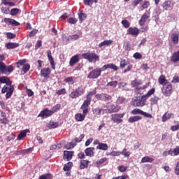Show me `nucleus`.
<instances>
[{"instance_id":"f257e3e1","label":"nucleus","mask_w":179,"mask_h":179,"mask_svg":"<svg viewBox=\"0 0 179 179\" xmlns=\"http://www.w3.org/2000/svg\"><path fill=\"white\" fill-rule=\"evenodd\" d=\"M113 69V71H118V66L114 64H108L103 66L101 68H96L91 71L88 76V79H97V78L101 76V72L106 71V69Z\"/></svg>"},{"instance_id":"f03ea898","label":"nucleus","mask_w":179,"mask_h":179,"mask_svg":"<svg viewBox=\"0 0 179 179\" xmlns=\"http://www.w3.org/2000/svg\"><path fill=\"white\" fill-rule=\"evenodd\" d=\"M141 85H142V80H134L131 83V87H136L134 90L136 93H141L142 90L148 89V87H149V85H150V83H148L143 86H141Z\"/></svg>"},{"instance_id":"7ed1b4c3","label":"nucleus","mask_w":179,"mask_h":179,"mask_svg":"<svg viewBox=\"0 0 179 179\" xmlns=\"http://www.w3.org/2000/svg\"><path fill=\"white\" fill-rule=\"evenodd\" d=\"M146 103V99L142 96H138L136 97L133 101H131V106H134V107H143Z\"/></svg>"},{"instance_id":"20e7f679","label":"nucleus","mask_w":179,"mask_h":179,"mask_svg":"<svg viewBox=\"0 0 179 179\" xmlns=\"http://www.w3.org/2000/svg\"><path fill=\"white\" fill-rule=\"evenodd\" d=\"M14 87L12 83L6 84L2 88V93H6V98L9 99L13 93Z\"/></svg>"},{"instance_id":"39448f33","label":"nucleus","mask_w":179,"mask_h":179,"mask_svg":"<svg viewBox=\"0 0 179 179\" xmlns=\"http://www.w3.org/2000/svg\"><path fill=\"white\" fill-rule=\"evenodd\" d=\"M85 94V87L80 86L73 90L69 95L70 99H78L79 96H82Z\"/></svg>"},{"instance_id":"423d86ee","label":"nucleus","mask_w":179,"mask_h":179,"mask_svg":"<svg viewBox=\"0 0 179 179\" xmlns=\"http://www.w3.org/2000/svg\"><path fill=\"white\" fill-rule=\"evenodd\" d=\"M124 115H125L124 113H115L111 115V121L112 122H114V124H121L123 122V118Z\"/></svg>"},{"instance_id":"0eeeda50","label":"nucleus","mask_w":179,"mask_h":179,"mask_svg":"<svg viewBox=\"0 0 179 179\" xmlns=\"http://www.w3.org/2000/svg\"><path fill=\"white\" fill-rule=\"evenodd\" d=\"M83 58L87 59L89 62H93V61H99L100 57L96 53H84L82 55Z\"/></svg>"},{"instance_id":"6e6552de","label":"nucleus","mask_w":179,"mask_h":179,"mask_svg":"<svg viewBox=\"0 0 179 179\" xmlns=\"http://www.w3.org/2000/svg\"><path fill=\"white\" fill-rule=\"evenodd\" d=\"M162 92L163 94L167 97L170 96L171 93H173V86L170 83H168L163 85V87L162 88Z\"/></svg>"},{"instance_id":"1a4fd4ad","label":"nucleus","mask_w":179,"mask_h":179,"mask_svg":"<svg viewBox=\"0 0 179 179\" xmlns=\"http://www.w3.org/2000/svg\"><path fill=\"white\" fill-rule=\"evenodd\" d=\"M90 106V102L85 101L83 102V105L80 107V109L83 110V114L87 115L89 113V106Z\"/></svg>"},{"instance_id":"9d476101","label":"nucleus","mask_w":179,"mask_h":179,"mask_svg":"<svg viewBox=\"0 0 179 179\" xmlns=\"http://www.w3.org/2000/svg\"><path fill=\"white\" fill-rule=\"evenodd\" d=\"M173 6L174 3H173V2H171V1H166L162 4V8L164 10H172Z\"/></svg>"},{"instance_id":"9b49d317","label":"nucleus","mask_w":179,"mask_h":179,"mask_svg":"<svg viewBox=\"0 0 179 179\" xmlns=\"http://www.w3.org/2000/svg\"><path fill=\"white\" fill-rule=\"evenodd\" d=\"M96 99H100L102 101H110L111 100V96L107 94H101L96 95Z\"/></svg>"},{"instance_id":"f8f14e48","label":"nucleus","mask_w":179,"mask_h":179,"mask_svg":"<svg viewBox=\"0 0 179 179\" xmlns=\"http://www.w3.org/2000/svg\"><path fill=\"white\" fill-rule=\"evenodd\" d=\"M50 115H52V113L51 110L46 108L40 113L38 117H42V118H48Z\"/></svg>"},{"instance_id":"ddd939ff","label":"nucleus","mask_w":179,"mask_h":179,"mask_svg":"<svg viewBox=\"0 0 179 179\" xmlns=\"http://www.w3.org/2000/svg\"><path fill=\"white\" fill-rule=\"evenodd\" d=\"M174 117H176L174 113H169L166 112L162 117V122H166V121H168V120H171V118H174Z\"/></svg>"},{"instance_id":"4468645a","label":"nucleus","mask_w":179,"mask_h":179,"mask_svg":"<svg viewBox=\"0 0 179 179\" xmlns=\"http://www.w3.org/2000/svg\"><path fill=\"white\" fill-rule=\"evenodd\" d=\"M41 73L43 78H50L51 69H50L48 67H45L41 71Z\"/></svg>"},{"instance_id":"2eb2a0df","label":"nucleus","mask_w":179,"mask_h":179,"mask_svg":"<svg viewBox=\"0 0 179 179\" xmlns=\"http://www.w3.org/2000/svg\"><path fill=\"white\" fill-rule=\"evenodd\" d=\"M73 156V151H64L63 159L64 160H67V162H69V160L72 159Z\"/></svg>"},{"instance_id":"dca6fc26","label":"nucleus","mask_w":179,"mask_h":179,"mask_svg":"<svg viewBox=\"0 0 179 179\" xmlns=\"http://www.w3.org/2000/svg\"><path fill=\"white\" fill-rule=\"evenodd\" d=\"M48 57V60L50 62V64L52 68V69H55V63L54 62V58L52 57V55H51V50H47Z\"/></svg>"},{"instance_id":"f3484780","label":"nucleus","mask_w":179,"mask_h":179,"mask_svg":"<svg viewBox=\"0 0 179 179\" xmlns=\"http://www.w3.org/2000/svg\"><path fill=\"white\" fill-rule=\"evenodd\" d=\"M80 59H79V55H76L75 56L72 57L70 59V66H73L75 64H78L79 62Z\"/></svg>"},{"instance_id":"a211bd4d","label":"nucleus","mask_w":179,"mask_h":179,"mask_svg":"<svg viewBox=\"0 0 179 179\" xmlns=\"http://www.w3.org/2000/svg\"><path fill=\"white\" fill-rule=\"evenodd\" d=\"M4 22L5 23H8V24H12V26H19L20 24V23L12 18H5Z\"/></svg>"},{"instance_id":"6ab92c4d","label":"nucleus","mask_w":179,"mask_h":179,"mask_svg":"<svg viewBox=\"0 0 179 179\" xmlns=\"http://www.w3.org/2000/svg\"><path fill=\"white\" fill-rule=\"evenodd\" d=\"M171 41H173V44L175 45L178 44L179 34L177 33H173L171 35Z\"/></svg>"},{"instance_id":"aec40b11","label":"nucleus","mask_w":179,"mask_h":179,"mask_svg":"<svg viewBox=\"0 0 179 179\" xmlns=\"http://www.w3.org/2000/svg\"><path fill=\"white\" fill-rule=\"evenodd\" d=\"M129 34H131V36H138L139 34V29L136 27H130L128 29Z\"/></svg>"},{"instance_id":"412c9836","label":"nucleus","mask_w":179,"mask_h":179,"mask_svg":"<svg viewBox=\"0 0 179 179\" xmlns=\"http://www.w3.org/2000/svg\"><path fill=\"white\" fill-rule=\"evenodd\" d=\"M27 134H30V130L29 129H25L23 130L20 132V134L18 135L17 139L18 141H22V139H23V138H24V136H26V135Z\"/></svg>"},{"instance_id":"4be33fe9","label":"nucleus","mask_w":179,"mask_h":179,"mask_svg":"<svg viewBox=\"0 0 179 179\" xmlns=\"http://www.w3.org/2000/svg\"><path fill=\"white\" fill-rule=\"evenodd\" d=\"M150 16L148 14H143L141 17V19L139 21L140 26H143L145 23L146 22V20L149 19Z\"/></svg>"},{"instance_id":"5701e85b","label":"nucleus","mask_w":179,"mask_h":179,"mask_svg":"<svg viewBox=\"0 0 179 179\" xmlns=\"http://www.w3.org/2000/svg\"><path fill=\"white\" fill-rule=\"evenodd\" d=\"M94 148H88L85 150L86 156L93 157L94 156Z\"/></svg>"},{"instance_id":"b1692460","label":"nucleus","mask_w":179,"mask_h":179,"mask_svg":"<svg viewBox=\"0 0 179 179\" xmlns=\"http://www.w3.org/2000/svg\"><path fill=\"white\" fill-rule=\"evenodd\" d=\"M171 61L172 62H178L179 61V51L175 52L171 57Z\"/></svg>"},{"instance_id":"393cba45","label":"nucleus","mask_w":179,"mask_h":179,"mask_svg":"<svg viewBox=\"0 0 179 179\" xmlns=\"http://www.w3.org/2000/svg\"><path fill=\"white\" fill-rule=\"evenodd\" d=\"M6 47L8 50H12L13 48H17L19 43H8L6 44Z\"/></svg>"},{"instance_id":"a878e982","label":"nucleus","mask_w":179,"mask_h":179,"mask_svg":"<svg viewBox=\"0 0 179 179\" xmlns=\"http://www.w3.org/2000/svg\"><path fill=\"white\" fill-rule=\"evenodd\" d=\"M141 120H142V117L141 116H131L129 118L128 122L132 124L134 122L141 121Z\"/></svg>"},{"instance_id":"bb28decb","label":"nucleus","mask_w":179,"mask_h":179,"mask_svg":"<svg viewBox=\"0 0 179 179\" xmlns=\"http://www.w3.org/2000/svg\"><path fill=\"white\" fill-rule=\"evenodd\" d=\"M155 159L149 156H145L142 158L141 163H153Z\"/></svg>"},{"instance_id":"cd10ccee","label":"nucleus","mask_w":179,"mask_h":179,"mask_svg":"<svg viewBox=\"0 0 179 179\" xmlns=\"http://www.w3.org/2000/svg\"><path fill=\"white\" fill-rule=\"evenodd\" d=\"M106 111L107 110L103 109H100L99 108H96L93 110V114H95V115H101V113L104 114Z\"/></svg>"},{"instance_id":"c85d7f7f","label":"nucleus","mask_w":179,"mask_h":179,"mask_svg":"<svg viewBox=\"0 0 179 179\" xmlns=\"http://www.w3.org/2000/svg\"><path fill=\"white\" fill-rule=\"evenodd\" d=\"M96 149H99L100 150H108V145L106 143H101L96 147Z\"/></svg>"},{"instance_id":"c756f323","label":"nucleus","mask_w":179,"mask_h":179,"mask_svg":"<svg viewBox=\"0 0 179 179\" xmlns=\"http://www.w3.org/2000/svg\"><path fill=\"white\" fill-rule=\"evenodd\" d=\"M75 118L76 121H83L85 118H86V115L85 114L82 115V113H77L75 115Z\"/></svg>"},{"instance_id":"7c9ffc66","label":"nucleus","mask_w":179,"mask_h":179,"mask_svg":"<svg viewBox=\"0 0 179 179\" xmlns=\"http://www.w3.org/2000/svg\"><path fill=\"white\" fill-rule=\"evenodd\" d=\"M158 82L160 85H162V86H164V85L169 83L167 82V80L166 79V77H164V76H161L159 78Z\"/></svg>"},{"instance_id":"2f4dec72","label":"nucleus","mask_w":179,"mask_h":179,"mask_svg":"<svg viewBox=\"0 0 179 179\" xmlns=\"http://www.w3.org/2000/svg\"><path fill=\"white\" fill-rule=\"evenodd\" d=\"M96 94V90H93L92 92H90L87 95V99L86 101H89L90 103H92V97Z\"/></svg>"},{"instance_id":"473e14b6","label":"nucleus","mask_w":179,"mask_h":179,"mask_svg":"<svg viewBox=\"0 0 179 179\" xmlns=\"http://www.w3.org/2000/svg\"><path fill=\"white\" fill-rule=\"evenodd\" d=\"M0 83H6V85H8L12 83V81H10L8 77L3 76L0 78Z\"/></svg>"},{"instance_id":"72a5a7b5","label":"nucleus","mask_w":179,"mask_h":179,"mask_svg":"<svg viewBox=\"0 0 179 179\" xmlns=\"http://www.w3.org/2000/svg\"><path fill=\"white\" fill-rule=\"evenodd\" d=\"M110 44H113L112 40H106L99 43V47L101 48V47H104V45H110Z\"/></svg>"},{"instance_id":"f704fd0d","label":"nucleus","mask_w":179,"mask_h":179,"mask_svg":"<svg viewBox=\"0 0 179 179\" xmlns=\"http://www.w3.org/2000/svg\"><path fill=\"white\" fill-rule=\"evenodd\" d=\"M159 100H160V98H159V96H154L151 98L150 100L151 106H155L157 104V103H159Z\"/></svg>"},{"instance_id":"c9c22d12","label":"nucleus","mask_w":179,"mask_h":179,"mask_svg":"<svg viewBox=\"0 0 179 179\" xmlns=\"http://www.w3.org/2000/svg\"><path fill=\"white\" fill-rule=\"evenodd\" d=\"M155 92H156V90L155 88H152L146 94L143 95V97H145L146 99H149L152 94H155Z\"/></svg>"},{"instance_id":"e433bc0d","label":"nucleus","mask_w":179,"mask_h":179,"mask_svg":"<svg viewBox=\"0 0 179 179\" xmlns=\"http://www.w3.org/2000/svg\"><path fill=\"white\" fill-rule=\"evenodd\" d=\"M0 72L1 73H6V65L2 62H0Z\"/></svg>"},{"instance_id":"4c0bfd02","label":"nucleus","mask_w":179,"mask_h":179,"mask_svg":"<svg viewBox=\"0 0 179 179\" xmlns=\"http://www.w3.org/2000/svg\"><path fill=\"white\" fill-rule=\"evenodd\" d=\"M87 163H89V161L87 160H82L80 162V169L81 170H83V169L87 167Z\"/></svg>"},{"instance_id":"58836bf2","label":"nucleus","mask_w":179,"mask_h":179,"mask_svg":"<svg viewBox=\"0 0 179 179\" xmlns=\"http://www.w3.org/2000/svg\"><path fill=\"white\" fill-rule=\"evenodd\" d=\"M87 16V15H86V13H83V12L82 11H80V13H78V17L80 22H83V20L86 19Z\"/></svg>"},{"instance_id":"ea45409f","label":"nucleus","mask_w":179,"mask_h":179,"mask_svg":"<svg viewBox=\"0 0 179 179\" xmlns=\"http://www.w3.org/2000/svg\"><path fill=\"white\" fill-rule=\"evenodd\" d=\"M72 162H68L67 164H66L63 168L64 171H69V170H71L72 167Z\"/></svg>"},{"instance_id":"a19ab883","label":"nucleus","mask_w":179,"mask_h":179,"mask_svg":"<svg viewBox=\"0 0 179 179\" xmlns=\"http://www.w3.org/2000/svg\"><path fill=\"white\" fill-rule=\"evenodd\" d=\"M143 110L139 109V108H135L133 110L131 111V113L134 115H136L137 114H141L142 115V113Z\"/></svg>"},{"instance_id":"79ce46f5","label":"nucleus","mask_w":179,"mask_h":179,"mask_svg":"<svg viewBox=\"0 0 179 179\" xmlns=\"http://www.w3.org/2000/svg\"><path fill=\"white\" fill-rule=\"evenodd\" d=\"M118 86H119V88L122 89V90H128V87H127L126 83H119Z\"/></svg>"},{"instance_id":"37998d69","label":"nucleus","mask_w":179,"mask_h":179,"mask_svg":"<svg viewBox=\"0 0 179 179\" xmlns=\"http://www.w3.org/2000/svg\"><path fill=\"white\" fill-rule=\"evenodd\" d=\"M29 69H30V64H24L22 67V72H23V73H26L27 72H29Z\"/></svg>"},{"instance_id":"c03bdc74","label":"nucleus","mask_w":179,"mask_h":179,"mask_svg":"<svg viewBox=\"0 0 179 179\" xmlns=\"http://www.w3.org/2000/svg\"><path fill=\"white\" fill-rule=\"evenodd\" d=\"M117 85H118V81H111L106 84V86L108 87L111 86L112 87H117Z\"/></svg>"},{"instance_id":"a18cd8bd","label":"nucleus","mask_w":179,"mask_h":179,"mask_svg":"<svg viewBox=\"0 0 179 179\" xmlns=\"http://www.w3.org/2000/svg\"><path fill=\"white\" fill-rule=\"evenodd\" d=\"M121 155H122L124 157H129L131 152L127 151V148H124V150L121 152Z\"/></svg>"},{"instance_id":"49530a36","label":"nucleus","mask_w":179,"mask_h":179,"mask_svg":"<svg viewBox=\"0 0 179 179\" xmlns=\"http://www.w3.org/2000/svg\"><path fill=\"white\" fill-rule=\"evenodd\" d=\"M59 108H61V105L57 104L52 108L50 111H51L52 114H54V113H55V111H57V110H59Z\"/></svg>"},{"instance_id":"de8ad7c7","label":"nucleus","mask_w":179,"mask_h":179,"mask_svg":"<svg viewBox=\"0 0 179 179\" xmlns=\"http://www.w3.org/2000/svg\"><path fill=\"white\" fill-rule=\"evenodd\" d=\"M52 175L50 173H46L45 175H42L40 176L39 179H52Z\"/></svg>"},{"instance_id":"09e8293b","label":"nucleus","mask_w":179,"mask_h":179,"mask_svg":"<svg viewBox=\"0 0 179 179\" xmlns=\"http://www.w3.org/2000/svg\"><path fill=\"white\" fill-rule=\"evenodd\" d=\"M94 2L97 3V0H84L85 5H88V6L93 5Z\"/></svg>"},{"instance_id":"8fccbe9b","label":"nucleus","mask_w":179,"mask_h":179,"mask_svg":"<svg viewBox=\"0 0 179 179\" xmlns=\"http://www.w3.org/2000/svg\"><path fill=\"white\" fill-rule=\"evenodd\" d=\"M7 38L9 40H12V38H15L16 37V34L10 32H7L6 34Z\"/></svg>"},{"instance_id":"3c124183","label":"nucleus","mask_w":179,"mask_h":179,"mask_svg":"<svg viewBox=\"0 0 179 179\" xmlns=\"http://www.w3.org/2000/svg\"><path fill=\"white\" fill-rule=\"evenodd\" d=\"M13 66L10 65L8 66H6V73H10L11 72H13Z\"/></svg>"},{"instance_id":"603ef678","label":"nucleus","mask_w":179,"mask_h":179,"mask_svg":"<svg viewBox=\"0 0 179 179\" xmlns=\"http://www.w3.org/2000/svg\"><path fill=\"white\" fill-rule=\"evenodd\" d=\"M19 13V9L18 8H13L10 10V15L12 16H16Z\"/></svg>"},{"instance_id":"864d4df0","label":"nucleus","mask_w":179,"mask_h":179,"mask_svg":"<svg viewBox=\"0 0 179 179\" xmlns=\"http://www.w3.org/2000/svg\"><path fill=\"white\" fill-rule=\"evenodd\" d=\"M78 22V20L74 17H70L68 19V22L70 23V24H75Z\"/></svg>"},{"instance_id":"5fc2aeb1","label":"nucleus","mask_w":179,"mask_h":179,"mask_svg":"<svg viewBox=\"0 0 179 179\" xmlns=\"http://www.w3.org/2000/svg\"><path fill=\"white\" fill-rule=\"evenodd\" d=\"M119 171L121 173H124V171H127V169H128V166H125L124 165L120 166L117 167Z\"/></svg>"},{"instance_id":"6e6d98bb","label":"nucleus","mask_w":179,"mask_h":179,"mask_svg":"<svg viewBox=\"0 0 179 179\" xmlns=\"http://www.w3.org/2000/svg\"><path fill=\"white\" fill-rule=\"evenodd\" d=\"M122 24L124 26V27H125V29H128V27L130 26L129 22H128L127 20H122Z\"/></svg>"},{"instance_id":"4d7b16f0","label":"nucleus","mask_w":179,"mask_h":179,"mask_svg":"<svg viewBox=\"0 0 179 179\" xmlns=\"http://www.w3.org/2000/svg\"><path fill=\"white\" fill-rule=\"evenodd\" d=\"M1 10L2 13H4L5 15H9V8L6 7H1Z\"/></svg>"},{"instance_id":"13d9d810","label":"nucleus","mask_w":179,"mask_h":179,"mask_svg":"<svg viewBox=\"0 0 179 179\" xmlns=\"http://www.w3.org/2000/svg\"><path fill=\"white\" fill-rule=\"evenodd\" d=\"M66 149L69 150L75 148V144L72 142L69 143L68 144L66 145Z\"/></svg>"},{"instance_id":"bf43d9fd","label":"nucleus","mask_w":179,"mask_h":179,"mask_svg":"<svg viewBox=\"0 0 179 179\" xmlns=\"http://www.w3.org/2000/svg\"><path fill=\"white\" fill-rule=\"evenodd\" d=\"M78 38H79V35L78 34H74V35H71L69 36L68 40H78Z\"/></svg>"},{"instance_id":"052dcab7","label":"nucleus","mask_w":179,"mask_h":179,"mask_svg":"<svg viewBox=\"0 0 179 179\" xmlns=\"http://www.w3.org/2000/svg\"><path fill=\"white\" fill-rule=\"evenodd\" d=\"M133 57L136 59H142V55L139 52L134 53Z\"/></svg>"},{"instance_id":"680f3d73","label":"nucleus","mask_w":179,"mask_h":179,"mask_svg":"<svg viewBox=\"0 0 179 179\" xmlns=\"http://www.w3.org/2000/svg\"><path fill=\"white\" fill-rule=\"evenodd\" d=\"M149 6H150V3H149V1H144L143 5L141 6V8H143V9H146L149 8Z\"/></svg>"},{"instance_id":"e2e57ef3","label":"nucleus","mask_w":179,"mask_h":179,"mask_svg":"<svg viewBox=\"0 0 179 179\" xmlns=\"http://www.w3.org/2000/svg\"><path fill=\"white\" fill-rule=\"evenodd\" d=\"M57 94H65V93H66V90H65V88H62L61 90H59L57 91Z\"/></svg>"},{"instance_id":"0e129e2a","label":"nucleus","mask_w":179,"mask_h":179,"mask_svg":"<svg viewBox=\"0 0 179 179\" xmlns=\"http://www.w3.org/2000/svg\"><path fill=\"white\" fill-rule=\"evenodd\" d=\"M142 2V0H134L131 3V5L135 8V6L139 5Z\"/></svg>"},{"instance_id":"69168bd1","label":"nucleus","mask_w":179,"mask_h":179,"mask_svg":"<svg viewBox=\"0 0 179 179\" xmlns=\"http://www.w3.org/2000/svg\"><path fill=\"white\" fill-rule=\"evenodd\" d=\"M121 152L120 151H112L110 154V156H120Z\"/></svg>"},{"instance_id":"338daca9","label":"nucleus","mask_w":179,"mask_h":179,"mask_svg":"<svg viewBox=\"0 0 179 179\" xmlns=\"http://www.w3.org/2000/svg\"><path fill=\"white\" fill-rule=\"evenodd\" d=\"M173 153L174 156H177L179 155V146L176 147L173 150Z\"/></svg>"},{"instance_id":"774afa93","label":"nucleus","mask_w":179,"mask_h":179,"mask_svg":"<svg viewBox=\"0 0 179 179\" xmlns=\"http://www.w3.org/2000/svg\"><path fill=\"white\" fill-rule=\"evenodd\" d=\"M175 173H176V174L179 176V162H178L176 163V169H175Z\"/></svg>"}]
</instances>
